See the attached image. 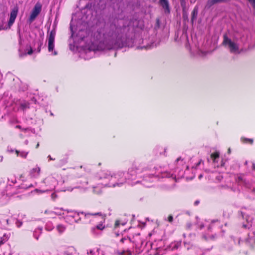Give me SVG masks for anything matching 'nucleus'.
I'll list each match as a JSON object with an SVG mask.
<instances>
[{
    "instance_id": "1",
    "label": "nucleus",
    "mask_w": 255,
    "mask_h": 255,
    "mask_svg": "<svg viewBox=\"0 0 255 255\" xmlns=\"http://www.w3.org/2000/svg\"><path fill=\"white\" fill-rule=\"evenodd\" d=\"M118 245L122 249L120 255H125V253H127L128 255L132 254L130 249L133 247V243L130 238L124 237L121 238Z\"/></svg>"
},
{
    "instance_id": "2",
    "label": "nucleus",
    "mask_w": 255,
    "mask_h": 255,
    "mask_svg": "<svg viewBox=\"0 0 255 255\" xmlns=\"http://www.w3.org/2000/svg\"><path fill=\"white\" fill-rule=\"evenodd\" d=\"M41 10L42 4L39 2H37L31 11L28 19L29 22L30 23H32L34 21L38 15L40 13Z\"/></svg>"
},
{
    "instance_id": "3",
    "label": "nucleus",
    "mask_w": 255,
    "mask_h": 255,
    "mask_svg": "<svg viewBox=\"0 0 255 255\" xmlns=\"http://www.w3.org/2000/svg\"><path fill=\"white\" fill-rule=\"evenodd\" d=\"M223 45H228L231 52H234L238 50V46L236 44L232 42L226 34L223 35Z\"/></svg>"
},
{
    "instance_id": "4",
    "label": "nucleus",
    "mask_w": 255,
    "mask_h": 255,
    "mask_svg": "<svg viewBox=\"0 0 255 255\" xmlns=\"http://www.w3.org/2000/svg\"><path fill=\"white\" fill-rule=\"evenodd\" d=\"M56 35L55 29L52 30L48 36V49L49 52H52L54 48V40Z\"/></svg>"
},
{
    "instance_id": "5",
    "label": "nucleus",
    "mask_w": 255,
    "mask_h": 255,
    "mask_svg": "<svg viewBox=\"0 0 255 255\" xmlns=\"http://www.w3.org/2000/svg\"><path fill=\"white\" fill-rule=\"evenodd\" d=\"M19 11L18 6L16 4L11 9L10 12V18L8 23L9 27L10 28L14 23L16 18L17 17V14Z\"/></svg>"
},
{
    "instance_id": "6",
    "label": "nucleus",
    "mask_w": 255,
    "mask_h": 255,
    "mask_svg": "<svg viewBox=\"0 0 255 255\" xmlns=\"http://www.w3.org/2000/svg\"><path fill=\"white\" fill-rule=\"evenodd\" d=\"M77 214L78 216H79L80 214L84 215V219L85 220V221L82 222L84 223H86V222L88 221H89V222H90L92 221H94L95 218L94 217H91V216H95L96 215H101V213L100 212L92 213H89V212L88 213H84V212H80L77 213Z\"/></svg>"
},
{
    "instance_id": "7",
    "label": "nucleus",
    "mask_w": 255,
    "mask_h": 255,
    "mask_svg": "<svg viewBox=\"0 0 255 255\" xmlns=\"http://www.w3.org/2000/svg\"><path fill=\"white\" fill-rule=\"evenodd\" d=\"M105 219L102 218V220L100 221L97 225L95 226L92 227L90 229V232L93 235L97 234V230L102 231L105 228V225H104Z\"/></svg>"
},
{
    "instance_id": "8",
    "label": "nucleus",
    "mask_w": 255,
    "mask_h": 255,
    "mask_svg": "<svg viewBox=\"0 0 255 255\" xmlns=\"http://www.w3.org/2000/svg\"><path fill=\"white\" fill-rule=\"evenodd\" d=\"M235 180L236 182L240 185H243L246 186H247V182L244 178L243 174H237L235 176Z\"/></svg>"
},
{
    "instance_id": "9",
    "label": "nucleus",
    "mask_w": 255,
    "mask_h": 255,
    "mask_svg": "<svg viewBox=\"0 0 255 255\" xmlns=\"http://www.w3.org/2000/svg\"><path fill=\"white\" fill-rule=\"evenodd\" d=\"M159 5L164 9L166 14L170 13V8L168 1H159Z\"/></svg>"
},
{
    "instance_id": "10",
    "label": "nucleus",
    "mask_w": 255,
    "mask_h": 255,
    "mask_svg": "<svg viewBox=\"0 0 255 255\" xmlns=\"http://www.w3.org/2000/svg\"><path fill=\"white\" fill-rule=\"evenodd\" d=\"M40 173V168L39 167L33 168L30 172L32 177L36 178L39 176Z\"/></svg>"
},
{
    "instance_id": "11",
    "label": "nucleus",
    "mask_w": 255,
    "mask_h": 255,
    "mask_svg": "<svg viewBox=\"0 0 255 255\" xmlns=\"http://www.w3.org/2000/svg\"><path fill=\"white\" fill-rule=\"evenodd\" d=\"M198 12V7L195 6L193 9L192 13H191V22L192 24H193L194 20L196 19L197 16Z\"/></svg>"
},
{
    "instance_id": "12",
    "label": "nucleus",
    "mask_w": 255,
    "mask_h": 255,
    "mask_svg": "<svg viewBox=\"0 0 255 255\" xmlns=\"http://www.w3.org/2000/svg\"><path fill=\"white\" fill-rule=\"evenodd\" d=\"M20 106L21 109L24 111L25 109L29 108V103L28 102H24L20 104Z\"/></svg>"
},
{
    "instance_id": "13",
    "label": "nucleus",
    "mask_w": 255,
    "mask_h": 255,
    "mask_svg": "<svg viewBox=\"0 0 255 255\" xmlns=\"http://www.w3.org/2000/svg\"><path fill=\"white\" fill-rule=\"evenodd\" d=\"M57 229L60 234H62L65 231L66 227L62 224H59L57 226Z\"/></svg>"
},
{
    "instance_id": "14",
    "label": "nucleus",
    "mask_w": 255,
    "mask_h": 255,
    "mask_svg": "<svg viewBox=\"0 0 255 255\" xmlns=\"http://www.w3.org/2000/svg\"><path fill=\"white\" fill-rule=\"evenodd\" d=\"M241 140L242 142L244 143H249L250 144H252L253 143V140L252 139L242 137L241 138Z\"/></svg>"
},
{
    "instance_id": "15",
    "label": "nucleus",
    "mask_w": 255,
    "mask_h": 255,
    "mask_svg": "<svg viewBox=\"0 0 255 255\" xmlns=\"http://www.w3.org/2000/svg\"><path fill=\"white\" fill-rule=\"evenodd\" d=\"M8 239V237L6 234H4L3 237L0 239V246L4 244Z\"/></svg>"
},
{
    "instance_id": "16",
    "label": "nucleus",
    "mask_w": 255,
    "mask_h": 255,
    "mask_svg": "<svg viewBox=\"0 0 255 255\" xmlns=\"http://www.w3.org/2000/svg\"><path fill=\"white\" fill-rule=\"evenodd\" d=\"M219 157V153L218 152H215L211 154V158L213 160V162H215L216 159Z\"/></svg>"
},
{
    "instance_id": "17",
    "label": "nucleus",
    "mask_w": 255,
    "mask_h": 255,
    "mask_svg": "<svg viewBox=\"0 0 255 255\" xmlns=\"http://www.w3.org/2000/svg\"><path fill=\"white\" fill-rule=\"evenodd\" d=\"M28 154V152H25V151H22L20 153V156L23 158H26L27 155Z\"/></svg>"
},
{
    "instance_id": "18",
    "label": "nucleus",
    "mask_w": 255,
    "mask_h": 255,
    "mask_svg": "<svg viewBox=\"0 0 255 255\" xmlns=\"http://www.w3.org/2000/svg\"><path fill=\"white\" fill-rule=\"evenodd\" d=\"M38 47L37 48V52L38 53H40V51H41V46H42L43 45V43H42V41H39L38 42Z\"/></svg>"
},
{
    "instance_id": "19",
    "label": "nucleus",
    "mask_w": 255,
    "mask_h": 255,
    "mask_svg": "<svg viewBox=\"0 0 255 255\" xmlns=\"http://www.w3.org/2000/svg\"><path fill=\"white\" fill-rule=\"evenodd\" d=\"M173 218L172 215H169L168 217V221L169 222L171 223L173 221Z\"/></svg>"
},
{
    "instance_id": "20",
    "label": "nucleus",
    "mask_w": 255,
    "mask_h": 255,
    "mask_svg": "<svg viewBox=\"0 0 255 255\" xmlns=\"http://www.w3.org/2000/svg\"><path fill=\"white\" fill-rule=\"evenodd\" d=\"M242 227L244 229H249L250 228L249 225L247 224H243L242 225Z\"/></svg>"
},
{
    "instance_id": "21",
    "label": "nucleus",
    "mask_w": 255,
    "mask_h": 255,
    "mask_svg": "<svg viewBox=\"0 0 255 255\" xmlns=\"http://www.w3.org/2000/svg\"><path fill=\"white\" fill-rule=\"evenodd\" d=\"M57 197V195L55 193H53L51 194V198L53 200H55Z\"/></svg>"
},
{
    "instance_id": "22",
    "label": "nucleus",
    "mask_w": 255,
    "mask_h": 255,
    "mask_svg": "<svg viewBox=\"0 0 255 255\" xmlns=\"http://www.w3.org/2000/svg\"><path fill=\"white\" fill-rule=\"evenodd\" d=\"M16 225L19 228L20 227H21V226L22 225V222H20L19 221H17L16 222Z\"/></svg>"
},
{
    "instance_id": "23",
    "label": "nucleus",
    "mask_w": 255,
    "mask_h": 255,
    "mask_svg": "<svg viewBox=\"0 0 255 255\" xmlns=\"http://www.w3.org/2000/svg\"><path fill=\"white\" fill-rule=\"evenodd\" d=\"M250 2L251 5L255 10V1H249Z\"/></svg>"
},
{
    "instance_id": "24",
    "label": "nucleus",
    "mask_w": 255,
    "mask_h": 255,
    "mask_svg": "<svg viewBox=\"0 0 255 255\" xmlns=\"http://www.w3.org/2000/svg\"><path fill=\"white\" fill-rule=\"evenodd\" d=\"M216 238H217V235L216 234H215L214 235H212L209 237V238L212 240H214Z\"/></svg>"
},
{
    "instance_id": "25",
    "label": "nucleus",
    "mask_w": 255,
    "mask_h": 255,
    "mask_svg": "<svg viewBox=\"0 0 255 255\" xmlns=\"http://www.w3.org/2000/svg\"><path fill=\"white\" fill-rule=\"evenodd\" d=\"M33 51L32 48H30L29 50H28V52H27V54L31 55V54H32L33 53Z\"/></svg>"
},
{
    "instance_id": "26",
    "label": "nucleus",
    "mask_w": 255,
    "mask_h": 255,
    "mask_svg": "<svg viewBox=\"0 0 255 255\" xmlns=\"http://www.w3.org/2000/svg\"><path fill=\"white\" fill-rule=\"evenodd\" d=\"M75 222L77 223H79L82 222L81 218L80 217H79L77 219L75 220Z\"/></svg>"
},
{
    "instance_id": "27",
    "label": "nucleus",
    "mask_w": 255,
    "mask_h": 255,
    "mask_svg": "<svg viewBox=\"0 0 255 255\" xmlns=\"http://www.w3.org/2000/svg\"><path fill=\"white\" fill-rule=\"evenodd\" d=\"M119 225V222L118 221H116L115 223V227H118Z\"/></svg>"
},
{
    "instance_id": "28",
    "label": "nucleus",
    "mask_w": 255,
    "mask_h": 255,
    "mask_svg": "<svg viewBox=\"0 0 255 255\" xmlns=\"http://www.w3.org/2000/svg\"><path fill=\"white\" fill-rule=\"evenodd\" d=\"M251 192L253 193H254L255 194V187L253 188V189H251Z\"/></svg>"
},
{
    "instance_id": "29",
    "label": "nucleus",
    "mask_w": 255,
    "mask_h": 255,
    "mask_svg": "<svg viewBox=\"0 0 255 255\" xmlns=\"http://www.w3.org/2000/svg\"><path fill=\"white\" fill-rule=\"evenodd\" d=\"M16 128H19V129H21V126L20 125H16Z\"/></svg>"
},
{
    "instance_id": "30",
    "label": "nucleus",
    "mask_w": 255,
    "mask_h": 255,
    "mask_svg": "<svg viewBox=\"0 0 255 255\" xmlns=\"http://www.w3.org/2000/svg\"><path fill=\"white\" fill-rule=\"evenodd\" d=\"M15 152H16V154H17V156H18L19 155H20V152H19V151L18 150H16L15 151Z\"/></svg>"
},
{
    "instance_id": "31",
    "label": "nucleus",
    "mask_w": 255,
    "mask_h": 255,
    "mask_svg": "<svg viewBox=\"0 0 255 255\" xmlns=\"http://www.w3.org/2000/svg\"><path fill=\"white\" fill-rule=\"evenodd\" d=\"M252 169L255 170V164L252 165Z\"/></svg>"
},
{
    "instance_id": "32",
    "label": "nucleus",
    "mask_w": 255,
    "mask_h": 255,
    "mask_svg": "<svg viewBox=\"0 0 255 255\" xmlns=\"http://www.w3.org/2000/svg\"><path fill=\"white\" fill-rule=\"evenodd\" d=\"M199 203V201H196L195 202H194V205H197Z\"/></svg>"
},
{
    "instance_id": "33",
    "label": "nucleus",
    "mask_w": 255,
    "mask_h": 255,
    "mask_svg": "<svg viewBox=\"0 0 255 255\" xmlns=\"http://www.w3.org/2000/svg\"><path fill=\"white\" fill-rule=\"evenodd\" d=\"M39 147V142H38V143H37V144H36V145L35 148H36V149H37Z\"/></svg>"
},
{
    "instance_id": "34",
    "label": "nucleus",
    "mask_w": 255,
    "mask_h": 255,
    "mask_svg": "<svg viewBox=\"0 0 255 255\" xmlns=\"http://www.w3.org/2000/svg\"><path fill=\"white\" fill-rule=\"evenodd\" d=\"M149 255H160V254H159L158 253H155L153 255H152V254H150Z\"/></svg>"
},
{
    "instance_id": "35",
    "label": "nucleus",
    "mask_w": 255,
    "mask_h": 255,
    "mask_svg": "<svg viewBox=\"0 0 255 255\" xmlns=\"http://www.w3.org/2000/svg\"><path fill=\"white\" fill-rule=\"evenodd\" d=\"M219 1H216V0H215V1H212V4H215V3H216L217 2H218Z\"/></svg>"
},
{
    "instance_id": "36",
    "label": "nucleus",
    "mask_w": 255,
    "mask_h": 255,
    "mask_svg": "<svg viewBox=\"0 0 255 255\" xmlns=\"http://www.w3.org/2000/svg\"><path fill=\"white\" fill-rule=\"evenodd\" d=\"M183 17L184 18H186V19H187V15H183Z\"/></svg>"
},
{
    "instance_id": "37",
    "label": "nucleus",
    "mask_w": 255,
    "mask_h": 255,
    "mask_svg": "<svg viewBox=\"0 0 255 255\" xmlns=\"http://www.w3.org/2000/svg\"><path fill=\"white\" fill-rule=\"evenodd\" d=\"M9 219H8L6 220V222H7V224H9Z\"/></svg>"
},
{
    "instance_id": "38",
    "label": "nucleus",
    "mask_w": 255,
    "mask_h": 255,
    "mask_svg": "<svg viewBox=\"0 0 255 255\" xmlns=\"http://www.w3.org/2000/svg\"><path fill=\"white\" fill-rule=\"evenodd\" d=\"M57 54V52H56V51H54V55H56Z\"/></svg>"
},
{
    "instance_id": "39",
    "label": "nucleus",
    "mask_w": 255,
    "mask_h": 255,
    "mask_svg": "<svg viewBox=\"0 0 255 255\" xmlns=\"http://www.w3.org/2000/svg\"><path fill=\"white\" fill-rule=\"evenodd\" d=\"M240 214L242 215V216H243V213L242 212H240Z\"/></svg>"
},
{
    "instance_id": "40",
    "label": "nucleus",
    "mask_w": 255,
    "mask_h": 255,
    "mask_svg": "<svg viewBox=\"0 0 255 255\" xmlns=\"http://www.w3.org/2000/svg\"><path fill=\"white\" fill-rule=\"evenodd\" d=\"M180 158H177V161H178L179 160H180Z\"/></svg>"
},
{
    "instance_id": "41",
    "label": "nucleus",
    "mask_w": 255,
    "mask_h": 255,
    "mask_svg": "<svg viewBox=\"0 0 255 255\" xmlns=\"http://www.w3.org/2000/svg\"><path fill=\"white\" fill-rule=\"evenodd\" d=\"M204 239H205V240H207V238L206 237H204Z\"/></svg>"
},
{
    "instance_id": "42",
    "label": "nucleus",
    "mask_w": 255,
    "mask_h": 255,
    "mask_svg": "<svg viewBox=\"0 0 255 255\" xmlns=\"http://www.w3.org/2000/svg\"><path fill=\"white\" fill-rule=\"evenodd\" d=\"M201 177H202V175H201L199 176V178H201Z\"/></svg>"
}]
</instances>
